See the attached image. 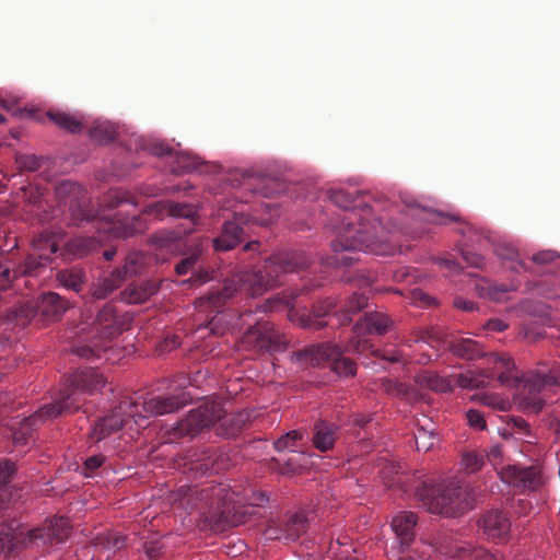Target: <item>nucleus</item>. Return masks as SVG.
Here are the masks:
<instances>
[{
  "instance_id": "nucleus-25",
  "label": "nucleus",
  "mask_w": 560,
  "mask_h": 560,
  "mask_svg": "<svg viewBox=\"0 0 560 560\" xmlns=\"http://www.w3.org/2000/svg\"><path fill=\"white\" fill-rule=\"evenodd\" d=\"M144 213L152 214L159 219L167 215L173 218L189 219L190 221H194L197 210L191 203L160 200L149 205Z\"/></svg>"
},
{
  "instance_id": "nucleus-39",
  "label": "nucleus",
  "mask_w": 560,
  "mask_h": 560,
  "mask_svg": "<svg viewBox=\"0 0 560 560\" xmlns=\"http://www.w3.org/2000/svg\"><path fill=\"white\" fill-rule=\"evenodd\" d=\"M59 249L58 242L54 233L48 231L40 232L33 240V252L38 253L42 259L50 260L51 255Z\"/></svg>"
},
{
  "instance_id": "nucleus-31",
  "label": "nucleus",
  "mask_w": 560,
  "mask_h": 560,
  "mask_svg": "<svg viewBox=\"0 0 560 560\" xmlns=\"http://www.w3.org/2000/svg\"><path fill=\"white\" fill-rule=\"evenodd\" d=\"M308 518L305 511H296L287 513L282 522V529L284 539L296 540L308 528Z\"/></svg>"
},
{
  "instance_id": "nucleus-27",
  "label": "nucleus",
  "mask_w": 560,
  "mask_h": 560,
  "mask_svg": "<svg viewBox=\"0 0 560 560\" xmlns=\"http://www.w3.org/2000/svg\"><path fill=\"white\" fill-rule=\"evenodd\" d=\"M417 521V514L410 511L399 512L393 517L392 528L400 548L408 547L413 541Z\"/></svg>"
},
{
  "instance_id": "nucleus-8",
  "label": "nucleus",
  "mask_w": 560,
  "mask_h": 560,
  "mask_svg": "<svg viewBox=\"0 0 560 560\" xmlns=\"http://www.w3.org/2000/svg\"><path fill=\"white\" fill-rule=\"evenodd\" d=\"M368 306V298L363 294H352L340 308L338 314L336 303L331 299H326L316 304L312 312L300 315V325L305 328L318 329L328 324L325 317H337L341 319V324L349 322L351 315L360 312Z\"/></svg>"
},
{
  "instance_id": "nucleus-9",
  "label": "nucleus",
  "mask_w": 560,
  "mask_h": 560,
  "mask_svg": "<svg viewBox=\"0 0 560 560\" xmlns=\"http://www.w3.org/2000/svg\"><path fill=\"white\" fill-rule=\"evenodd\" d=\"M241 345L243 350H285L291 339L269 322H257L244 332Z\"/></svg>"
},
{
  "instance_id": "nucleus-56",
  "label": "nucleus",
  "mask_w": 560,
  "mask_h": 560,
  "mask_svg": "<svg viewBox=\"0 0 560 560\" xmlns=\"http://www.w3.org/2000/svg\"><path fill=\"white\" fill-rule=\"evenodd\" d=\"M435 435L433 432L419 428L415 433V441L418 451H429L434 444Z\"/></svg>"
},
{
  "instance_id": "nucleus-19",
  "label": "nucleus",
  "mask_w": 560,
  "mask_h": 560,
  "mask_svg": "<svg viewBox=\"0 0 560 560\" xmlns=\"http://www.w3.org/2000/svg\"><path fill=\"white\" fill-rule=\"evenodd\" d=\"M149 150L156 156H170L172 161L171 172L174 174L199 171L203 164L199 158L187 152L174 151L164 142H153Z\"/></svg>"
},
{
  "instance_id": "nucleus-34",
  "label": "nucleus",
  "mask_w": 560,
  "mask_h": 560,
  "mask_svg": "<svg viewBox=\"0 0 560 560\" xmlns=\"http://www.w3.org/2000/svg\"><path fill=\"white\" fill-rule=\"evenodd\" d=\"M382 476L386 480L388 488H398L404 492L411 490V477L401 471V466L397 463H386L382 468Z\"/></svg>"
},
{
  "instance_id": "nucleus-48",
  "label": "nucleus",
  "mask_w": 560,
  "mask_h": 560,
  "mask_svg": "<svg viewBox=\"0 0 560 560\" xmlns=\"http://www.w3.org/2000/svg\"><path fill=\"white\" fill-rule=\"evenodd\" d=\"M343 352H331L329 369L340 376H353L357 365L353 360L342 357Z\"/></svg>"
},
{
  "instance_id": "nucleus-24",
  "label": "nucleus",
  "mask_w": 560,
  "mask_h": 560,
  "mask_svg": "<svg viewBox=\"0 0 560 560\" xmlns=\"http://www.w3.org/2000/svg\"><path fill=\"white\" fill-rule=\"evenodd\" d=\"M502 479L509 483L522 485L530 490H538L544 485L539 466L525 468L509 466L502 471Z\"/></svg>"
},
{
  "instance_id": "nucleus-13",
  "label": "nucleus",
  "mask_w": 560,
  "mask_h": 560,
  "mask_svg": "<svg viewBox=\"0 0 560 560\" xmlns=\"http://www.w3.org/2000/svg\"><path fill=\"white\" fill-rule=\"evenodd\" d=\"M416 343L427 345L432 349L443 350H480L481 345L475 339L464 338L458 335L446 334L441 327H431L418 331Z\"/></svg>"
},
{
  "instance_id": "nucleus-21",
  "label": "nucleus",
  "mask_w": 560,
  "mask_h": 560,
  "mask_svg": "<svg viewBox=\"0 0 560 560\" xmlns=\"http://www.w3.org/2000/svg\"><path fill=\"white\" fill-rule=\"evenodd\" d=\"M32 546L30 529L15 521L0 527V556Z\"/></svg>"
},
{
  "instance_id": "nucleus-5",
  "label": "nucleus",
  "mask_w": 560,
  "mask_h": 560,
  "mask_svg": "<svg viewBox=\"0 0 560 560\" xmlns=\"http://www.w3.org/2000/svg\"><path fill=\"white\" fill-rule=\"evenodd\" d=\"M107 383L106 377L94 368L78 369L71 373L65 383V387L58 393L57 398L42 407V412L48 417H58L65 412L79 410L80 393L94 394L100 392Z\"/></svg>"
},
{
  "instance_id": "nucleus-28",
  "label": "nucleus",
  "mask_w": 560,
  "mask_h": 560,
  "mask_svg": "<svg viewBox=\"0 0 560 560\" xmlns=\"http://www.w3.org/2000/svg\"><path fill=\"white\" fill-rule=\"evenodd\" d=\"M36 306L39 320L43 323L58 320L67 310L66 301L55 292L43 294L40 300L36 302Z\"/></svg>"
},
{
  "instance_id": "nucleus-54",
  "label": "nucleus",
  "mask_w": 560,
  "mask_h": 560,
  "mask_svg": "<svg viewBox=\"0 0 560 560\" xmlns=\"http://www.w3.org/2000/svg\"><path fill=\"white\" fill-rule=\"evenodd\" d=\"M115 290H117L115 284H113L106 277H104L91 287V295L94 299L104 300L108 298Z\"/></svg>"
},
{
  "instance_id": "nucleus-32",
  "label": "nucleus",
  "mask_w": 560,
  "mask_h": 560,
  "mask_svg": "<svg viewBox=\"0 0 560 560\" xmlns=\"http://www.w3.org/2000/svg\"><path fill=\"white\" fill-rule=\"evenodd\" d=\"M155 281H145L138 284H130L120 292V300L128 304L143 303L159 291Z\"/></svg>"
},
{
  "instance_id": "nucleus-63",
  "label": "nucleus",
  "mask_w": 560,
  "mask_h": 560,
  "mask_svg": "<svg viewBox=\"0 0 560 560\" xmlns=\"http://www.w3.org/2000/svg\"><path fill=\"white\" fill-rule=\"evenodd\" d=\"M560 257L559 253L552 249L540 250L533 256V261L536 264L546 265L555 261Z\"/></svg>"
},
{
  "instance_id": "nucleus-15",
  "label": "nucleus",
  "mask_w": 560,
  "mask_h": 560,
  "mask_svg": "<svg viewBox=\"0 0 560 560\" xmlns=\"http://www.w3.org/2000/svg\"><path fill=\"white\" fill-rule=\"evenodd\" d=\"M408 215L421 222L430 224H450L453 222L458 223L457 232L468 237L470 241H478L477 230L470 224L462 220V218L454 212L445 213L423 207H411L408 210Z\"/></svg>"
},
{
  "instance_id": "nucleus-40",
  "label": "nucleus",
  "mask_w": 560,
  "mask_h": 560,
  "mask_svg": "<svg viewBox=\"0 0 560 560\" xmlns=\"http://www.w3.org/2000/svg\"><path fill=\"white\" fill-rule=\"evenodd\" d=\"M127 537L117 532L100 534L94 538V546L98 550L116 552L126 547Z\"/></svg>"
},
{
  "instance_id": "nucleus-43",
  "label": "nucleus",
  "mask_w": 560,
  "mask_h": 560,
  "mask_svg": "<svg viewBox=\"0 0 560 560\" xmlns=\"http://www.w3.org/2000/svg\"><path fill=\"white\" fill-rule=\"evenodd\" d=\"M88 130L90 137L100 143H109L118 135L117 128L109 121L96 120Z\"/></svg>"
},
{
  "instance_id": "nucleus-42",
  "label": "nucleus",
  "mask_w": 560,
  "mask_h": 560,
  "mask_svg": "<svg viewBox=\"0 0 560 560\" xmlns=\"http://www.w3.org/2000/svg\"><path fill=\"white\" fill-rule=\"evenodd\" d=\"M57 280L62 287L79 292L84 283V272L77 267L63 269L58 271Z\"/></svg>"
},
{
  "instance_id": "nucleus-53",
  "label": "nucleus",
  "mask_w": 560,
  "mask_h": 560,
  "mask_svg": "<svg viewBox=\"0 0 560 560\" xmlns=\"http://www.w3.org/2000/svg\"><path fill=\"white\" fill-rule=\"evenodd\" d=\"M382 389L389 396L402 398L410 393V386L406 383L384 378L381 383Z\"/></svg>"
},
{
  "instance_id": "nucleus-33",
  "label": "nucleus",
  "mask_w": 560,
  "mask_h": 560,
  "mask_svg": "<svg viewBox=\"0 0 560 560\" xmlns=\"http://www.w3.org/2000/svg\"><path fill=\"white\" fill-rule=\"evenodd\" d=\"M525 386L529 394H538L547 389L549 386L560 387V369L553 368L546 373H535L525 380Z\"/></svg>"
},
{
  "instance_id": "nucleus-60",
  "label": "nucleus",
  "mask_w": 560,
  "mask_h": 560,
  "mask_svg": "<svg viewBox=\"0 0 560 560\" xmlns=\"http://www.w3.org/2000/svg\"><path fill=\"white\" fill-rule=\"evenodd\" d=\"M16 161L20 168L26 171H36L42 164V160L35 155H21Z\"/></svg>"
},
{
  "instance_id": "nucleus-45",
  "label": "nucleus",
  "mask_w": 560,
  "mask_h": 560,
  "mask_svg": "<svg viewBox=\"0 0 560 560\" xmlns=\"http://www.w3.org/2000/svg\"><path fill=\"white\" fill-rule=\"evenodd\" d=\"M48 117L54 124L72 133H79L88 128L81 119L70 114L49 112Z\"/></svg>"
},
{
  "instance_id": "nucleus-41",
  "label": "nucleus",
  "mask_w": 560,
  "mask_h": 560,
  "mask_svg": "<svg viewBox=\"0 0 560 560\" xmlns=\"http://www.w3.org/2000/svg\"><path fill=\"white\" fill-rule=\"evenodd\" d=\"M453 558L468 560H497V556L482 547H471L469 545L457 546L448 551Z\"/></svg>"
},
{
  "instance_id": "nucleus-16",
  "label": "nucleus",
  "mask_w": 560,
  "mask_h": 560,
  "mask_svg": "<svg viewBox=\"0 0 560 560\" xmlns=\"http://www.w3.org/2000/svg\"><path fill=\"white\" fill-rule=\"evenodd\" d=\"M478 526L488 540L506 544L511 537V521L508 513L500 509L485 512L478 520Z\"/></svg>"
},
{
  "instance_id": "nucleus-35",
  "label": "nucleus",
  "mask_w": 560,
  "mask_h": 560,
  "mask_svg": "<svg viewBox=\"0 0 560 560\" xmlns=\"http://www.w3.org/2000/svg\"><path fill=\"white\" fill-rule=\"evenodd\" d=\"M54 417H48L45 412H42V408L37 410L34 415L24 418L20 423V428L15 429L12 432V440L15 446H24L28 444L30 440L33 438V424L38 419H52Z\"/></svg>"
},
{
  "instance_id": "nucleus-26",
  "label": "nucleus",
  "mask_w": 560,
  "mask_h": 560,
  "mask_svg": "<svg viewBox=\"0 0 560 560\" xmlns=\"http://www.w3.org/2000/svg\"><path fill=\"white\" fill-rule=\"evenodd\" d=\"M110 234L115 237L127 238L147 230L143 214H133L131 218L118 213L110 222Z\"/></svg>"
},
{
  "instance_id": "nucleus-3",
  "label": "nucleus",
  "mask_w": 560,
  "mask_h": 560,
  "mask_svg": "<svg viewBox=\"0 0 560 560\" xmlns=\"http://www.w3.org/2000/svg\"><path fill=\"white\" fill-rule=\"evenodd\" d=\"M310 257L301 250H285L265 259L253 270L237 276L240 290L250 296H258L283 283L289 272H298L310 266Z\"/></svg>"
},
{
  "instance_id": "nucleus-29",
  "label": "nucleus",
  "mask_w": 560,
  "mask_h": 560,
  "mask_svg": "<svg viewBox=\"0 0 560 560\" xmlns=\"http://www.w3.org/2000/svg\"><path fill=\"white\" fill-rule=\"evenodd\" d=\"M144 258L139 253H130L126 256L121 267L114 269L106 278L118 289L129 278L141 272Z\"/></svg>"
},
{
  "instance_id": "nucleus-18",
  "label": "nucleus",
  "mask_w": 560,
  "mask_h": 560,
  "mask_svg": "<svg viewBox=\"0 0 560 560\" xmlns=\"http://www.w3.org/2000/svg\"><path fill=\"white\" fill-rule=\"evenodd\" d=\"M3 255L0 254V290L9 288L11 282L19 276H38L49 261L42 259L38 253L33 252L27 255L24 264L20 265L18 268L11 269L3 264Z\"/></svg>"
},
{
  "instance_id": "nucleus-6",
  "label": "nucleus",
  "mask_w": 560,
  "mask_h": 560,
  "mask_svg": "<svg viewBox=\"0 0 560 560\" xmlns=\"http://www.w3.org/2000/svg\"><path fill=\"white\" fill-rule=\"evenodd\" d=\"M55 196L58 200V207L52 209L50 214L46 211L39 197H32L34 207L32 211L40 222H49L67 212L75 223L90 220L91 212L88 198L80 185L73 182H62L56 187Z\"/></svg>"
},
{
  "instance_id": "nucleus-52",
  "label": "nucleus",
  "mask_w": 560,
  "mask_h": 560,
  "mask_svg": "<svg viewBox=\"0 0 560 560\" xmlns=\"http://www.w3.org/2000/svg\"><path fill=\"white\" fill-rule=\"evenodd\" d=\"M475 291L481 298L489 299L491 301H500L501 295L506 293L508 289L504 285L498 287L485 282L476 284Z\"/></svg>"
},
{
  "instance_id": "nucleus-7",
  "label": "nucleus",
  "mask_w": 560,
  "mask_h": 560,
  "mask_svg": "<svg viewBox=\"0 0 560 560\" xmlns=\"http://www.w3.org/2000/svg\"><path fill=\"white\" fill-rule=\"evenodd\" d=\"M489 361L493 364V370L485 369L480 374L472 372L462 373L457 376V384L462 388L477 389L486 386V377H493L498 373V381L511 388L517 387L522 381L514 359L509 353H493Z\"/></svg>"
},
{
  "instance_id": "nucleus-12",
  "label": "nucleus",
  "mask_w": 560,
  "mask_h": 560,
  "mask_svg": "<svg viewBox=\"0 0 560 560\" xmlns=\"http://www.w3.org/2000/svg\"><path fill=\"white\" fill-rule=\"evenodd\" d=\"M392 319L380 312H368L351 329L348 348L352 350H366L368 335H382L392 327Z\"/></svg>"
},
{
  "instance_id": "nucleus-20",
  "label": "nucleus",
  "mask_w": 560,
  "mask_h": 560,
  "mask_svg": "<svg viewBox=\"0 0 560 560\" xmlns=\"http://www.w3.org/2000/svg\"><path fill=\"white\" fill-rule=\"evenodd\" d=\"M248 221V215L235 213L232 220L223 224L221 234L213 240L214 249L218 252L230 250L243 242L245 238L244 226Z\"/></svg>"
},
{
  "instance_id": "nucleus-1",
  "label": "nucleus",
  "mask_w": 560,
  "mask_h": 560,
  "mask_svg": "<svg viewBox=\"0 0 560 560\" xmlns=\"http://www.w3.org/2000/svg\"><path fill=\"white\" fill-rule=\"evenodd\" d=\"M329 199L340 209L347 211L339 225L335 226L336 240L331 247L335 252L334 264L349 266L359 260L357 250L375 255L392 253L387 231L380 221H371L373 206L370 196L350 186L334 188L328 192Z\"/></svg>"
},
{
  "instance_id": "nucleus-59",
  "label": "nucleus",
  "mask_w": 560,
  "mask_h": 560,
  "mask_svg": "<svg viewBox=\"0 0 560 560\" xmlns=\"http://www.w3.org/2000/svg\"><path fill=\"white\" fill-rule=\"evenodd\" d=\"M20 355L16 352H4L0 357V372L9 373L10 371L16 369L20 364Z\"/></svg>"
},
{
  "instance_id": "nucleus-62",
  "label": "nucleus",
  "mask_w": 560,
  "mask_h": 560,
  "mask_svg": "<svg viewBox=\"0 0 560 560\" xmlns=\"http://www.w3.org/2000/svg\"><path fill=\"white\" fill-rule=\"evenodd\" d=\"M281 529L282 524L278 526L275 522H269L262 533V536L266 540L284 539V533Z\"/></svg>"
},
{
  "instance_id": "nucleus-36",
  "label": "nucleus",
  "mask_w": 560,
  "mask_h": 560,
  "mask_svg": "<svg viewBox=\"0 0 560 560\" xmlns=\"http://www.w3.org/2000/svg\"><path fill=\"white\" fill-rule=\"evenodd\" d=\"M331 352H292L290 361L300 368H329Z\"/></svg>"
},
{
  "instance_id": "nucleus-55",
  "label": "nucleus",
  "mask_w": 560,
  "mask_h": 560,
  "mask_svg": "<svg viewBox=\"0 0 560 560\" xmlns=\"http://www.w3.org/2000/svg\"><path fill=\"white\" fill-rule=\"evenodd\" d=\"M545 405L546 402L544 399L529 393L528 395L524 396L518 402V407L523 411L533 412L535 415L539 413L544 409Z\"/></svg>"
},
{
  "instance_id": "nucleus-58",
  "label": "nucleus",
  "mask_w": 560,
  "mask_h": 560,
  "mask_svg": "<svg viewBox=\"0 0 560 560\" xmlns=\"http://www.w3.org/2000/svg\"><path fill=\"white\" fill-rule=\"evenodd\" d=\"M303 438V434L300 430H292L285 434H283L281 438H279L275 442V447L282 452L283 450L293 446L294 442L298 440H301Z\"/></svg>"
},
{
  "instance_id": "nucleus-22",
  "label": "nucleus",
  "mask_w": 560,
  "mask_h": 560,
  "mask_svg": "<svg viewBox=\"0 0 560 560\" xmlns=\"http://www.w3.org/2000/svg\"><path fill=\"white\" fill-rule=\"evenodd\" d=\"M122 330L113 303H107L97 313L91 332L93 338L110 340Z\"/></svg>"
},
{
  "instance_id": "nucleus-64",
  "label": "nucleus",
  "mask_w": 560,
  "mask_h": 560,
  "mask_svg": "<svg viewBox=\"0 0 560 560\" xmlns=\"http://www.w3.org/2000/svg\"><path fill=\"white\" fill-rule=\"evenodd\" d=\"M463 465L469 471H476L482 466V458L474 453H466L463 455Z\"/></svg>"
},
{
  "instance_id": "nucleus-47",
  "label": "nucleus",
  "mask_w": 560,
  "mask_h": 560,
  "mask_svg": "<svg viewBox=\"0 0 560 560\" xmlns=\"http://www.w3.org/2000/svg\"><path fill=\"white\" fill-rule=\"evenodd\" d=\"M12 320L21 327H25L32 320H39L36 302H26L12 312Z\"/></svg>"
},
{
  "instance_id": "nucleus-50",
  "label": "nucleus",
  "mask_w": 560,
  "mask_h": 560,
  "mask_svg": "<svg viewBox=\"0 0 560 560\" xmlns=\"http://www.w3.org/2000/svg\"><path fill=\"white\" fill-rule=\"evenodd\" d=\"M142 552L147 560H162L165 556V545L160 538H151L143 542Z\"/></svg>"
},
{
  "instance_id": "nucleus-2",
  "label": "nucleus",
  "mask_w": 560,
  "mask_h": 560,
  "mask_svg": "<svg viewBox=\"0 0 560 560\" xmlns=\"http://www.w3.org/2000/svg\"><path fill=\"white\" fill-rule=\"evenodd\" d=\"M198 493L195 488L180 487L170 497L171 502H176L187 495ZM202 500L210 501V509L205 512L199 521L201 530L211 533H223L231 527L240 526L246 523L250 515V505L236 504L235 492L229 485L218 483L202 488L199 491Z\"/></svg>"
},
{
  "instance_id": "nucleus-10",
  "label": "nucleus",
  "mask_w": 560,
  "mask_h": 560,
  "mask_svg": "<svg viewBox=\"0 0 560 560\" xmlns=\"http://www.w3.org/2000/svg\"><path fill=\"white\" fill-rule=\"evenodd\" d=\"M138 404L132 400H124L115 407L109 413L101 418L91 432V438L101 441L112 433L120 430L127 423V417L132 418L135 423L140 427L148 425L147 417L133 411Z\"/></svg>"
},
{
  "instance_id": "nucleus-61",
  "label": "nucleus",
  "mask_w": 560,
  "mask_h": 560,
  "mask_svg": "<svg viewBox=\"0 0 560 560\" xmlns=\"http://www.w3.org/2000/svg\"><path fill=\"white\" fill-rule=\"evenodd\" d=\"M466 417H467V420H468V423L470 427L478 429V430L486 429L487 423H486L483 415L480 411L475 410V409H469L466 413Z\"/></svg>"
},
{
  "instance_id": "nucleus-49",
  "label": "nucleus",
  "mask_w": 560,
  "mask_h": 560,
  "mask_svg": "<svg viewBox=\"0 0 560 560\" xmlns=\"http://www.w3.org/2000/svg\"><path fill=\"white\" fill-rule=\"evenodd\" d=\"M289 455L290 456L287 458H284V456L272 458V468L277 469L281 474H289L295 471L299 467H301L295 457L301 456L302 454L295 451H291Z\"/></svg>"
},
{
  "instance_id": "nucleus-30",
  "label": "nucleus",
  "mask_w": 560,
  "mask_h": 560,
  "mask_svg": "<svg viewBox=\"0 0 560 560\" xmlns=\"http://www.w3.org/2000/svg\"><path fill=\"white\" fill-rule=\"evenodd\" d=\"M338 425L324 420H317L314 423L313 445L320 452L332 450L336 441Z\"/></svg>"
},
{
  "instance_id": "nucleus-44",
  "label": "nucleus",
  "mask_w": 560,
  "mask_h": 560,
  "mask_svg": "<svg viewBox=\"0 0 560 560\" xmlns=\"http://www.w3.org/2000/svg\"><path fill=\"white\" fill-rule=\"evenodd\" d=\"M248 420V415L245 412L230 413L226 415L223 411L222 418L220 421L221 428L223 429V434L225 436H234L238 434L244 428L245 423Z\"/></svg>"
},
{
  "instance_id": "nucleus-14",
  "label": "nucleus",
  "mask_w": 560,
  "mask_h": 560,
  "mask_svg": "<svg viewBox=\"0 0 560 560\" xmlns=\"http://www.w3.org/2000/svg\"><path fill=\"white\" fill-rule=\"evenodd\" d=\"M152 240L160 248H166L170 250H175L183 246L190 247L194 245L191 252L175 266V271L179 276L188 273V271L194 268L202 252L199 244L184 238L182 233L177 231H161L156 233Z\"/></svg>"
},
{
  "instance_id": "nucleus-11",
  "label": "nucleus",
  "mask_w": 560,
  "mask_h": 560,
  "mask_svg": "<svg viewBox=\"0 0 560 560\" xmlns=\"http://www.w3.org/2000/svg\"><path fill=\"white\" fill-rule=\"evenodd\" d=\"M223 408L218 402L203 404L188 412L185 419L173 429L178 436L196 435L202 429L209 428L221 420Z\"/></svg>"
},
{
  "instance_id": "nucleus-17",
  "label": "nucleus",
  "mask_w": 560,
  "mask_h": 560,
  "mask_svg": "<svg viewBox=\"0 0 560 560\" xmlns=\"http://www.w3.org/2000/svg\"><path fill=\"white\" fill-rule=\"evenodd\" d=\"M70 532L71 526L67 517H55L39 527L30 529L32 546L59 544L69 537Z\"/></svg>"
},
{
  "instance_id": "nucleus-57",
  "label": "nucleus",
  "mask_w": 560,
  "mask_h": 560,
  "mask_svg": "<svg viewBox=\"0 0 560 560\" xmlns=\"http://www.w3.org/2000/svg\"><path fill=\"white\" fill-rule=\"evenodd\" d=\"M475 398L478 399L479 402H481L485 406L492 407L498 410H506L509 402L497 396V395H490V394H481V395H475Z\"/></svg>"
},
{
  "instance_id": "nucleus-23",
  "label": "nucleus",
  "mask_w": 560,
  "mask_h": 560,
  "mask_svg": "<svg viewBox=\"0 0 560 560\" xmlns=\"http://www.w3.org/2000/svg\"><path fill=\"white\" fill-rule=\"evenodd\" d=\"M189 401V397L186 393H180L178 395H168V396H156L144 400L142 402V409L148 416H163L166 413H171L184 408Z\"/></svg>"
},
{
  "instance_id": "nucleus-37",
  "label": "nucleus",
  "mask_w": 560,
  "mask_h": 560,
  "mask_svg": "<svg viewBox=\"0 0 560 560\" xmlns=\"http://www.w3.org/2000/svg\"><path fill=\"white\" fill-rule=\"evenodd\" d=\"M18 470L16 464L10 459L0 462V509L11 501L12 491L9 483Z\"/></svg>"
},
{
  "instance_id": "nucleus-38",
  "label": "nucleus",
  "mask_w": 560,
  "mask_h": 560,
  "mask_svg": "<svg viewBox=\"0 0 560 560\" xmlns=\"http://www.w3.org/2000/svg\"><path fill=\"white\" fill-rule=\"evenodd\" d=\"M416 384L436 393H450L453 387L447 378L441 377L430 371H421L413 376Z\"/></svg>"
},
{
  "instance_id": "nucleus-51",
  "label": "nucleus",
  "mask_w": 560,
  "mask_h": 560,
  "mask_svg": "<svg viewBox=\"0 0 560 560\" xmlns=\"http://www.w3.org/2000/svg\"><path fill=\"white\" fill-rule=\"evenodd\" d=\"M98 241L93 236H75L69 242V247L78 255H84L95 249Z\"/></svg>"
},
{
  "instance_id": "nucleus-4",
  "label": "nucleus",
  "mask_w": 560,
  "mask_h": 560,
  "mask_svg": "<svg viewBox=\"0 0 560 560\" xmlns=\"http://www.w3.org/2000/svg\"><path fill=\"white\" fill-rule=\"evenodd\" d=\"M474 489L459 480H445L436 485L421 482L416 487V497L433 514L446 517H456L465 511L472 509L475 498Z\"/></svg>"
},
{
  "instance_id": "nucleus-46",
  "label": "nucleus",
  "mask_w": 560,
  "mask_h": 560,
  "mask_svg": "<svg viewBox=\"0 0 560 560\" xmlns=\"http://www.w3.org/2000/svg\"><path fill=\"white\" fill-rule=\"evenodd\" d=\"M105 206L108 209H120L122 207H136L138 205L136 197L127 190H110L105 197Z\"/></svg>"
}]
</instances>
